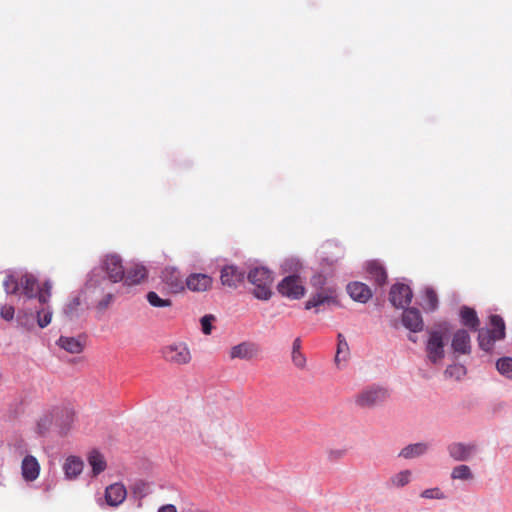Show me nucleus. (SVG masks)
Segmentation results:
<instances>
[{
    "instance_id": "1",
    "label": "nucleus",
    "mask_w": 512,
    "mask_h": 512,
    "mask_svg": "<svg viewBox=\"0 0 512 512\" xmlns=\"http://www.w3.org/2000/svg\"><path fill=\"white\" fill-rule=\"evenodd\" d=\"M491 329H481L478 333V342L482 350L492 351L494 344L498 340L505 338V323L501 316H490Z\"/></svg>"
},
{
    "instance_id": "2",
    "label": "nucleus",
    "mask_w": 512,
    "mask_h": 512,
    "mask_svg": "<svg viewBox=\"0 0 512 512\" xmlns=\"http://www.w3.org/2000/svg\"><path fill=\"white\" fill-rule=\"evenodd\" d=\"M248 281L255 286L253 294L261 300H268L273 282L272 273L264 267H256L247 274Z\"/></svg>"
},
{
    "instance_id": "3",
    "label": "nucleus",
    "mask_w": 512,
    "mask_h": 512,
    "mask_svg": "<svg viewBox=\"0 0 512 512\" xmlns=\"http://www.w3.org/2000/svg\"><path fill=\"white\" fill-rule=\"evenodd\" d=\"M161 355L167 363L175 366L187 365L192 360L190 348L182 341H175L164 345L161 348Z\"/></svg>"
},
{
    "instance_id": "4",
    "label": "nucleus",
    "mask_w": 512,
    "mask_h": 512,
    "mask_svg": "<svg viewBox=\"0 0 512 512\" xmlns=\"http://www.w3.org/2000/svg\"><path fill=\"white\" fill-rule=\"evenodd\" d=\"M388 398L389 392L386 388L370 386L355 396V404L360 408H373L384 403Z\"/></svg>"
},
{
    "instance_id": "5",
    "label": "nucleus",
    "mask_w": 512,
    "mask_h": 512,
    "mask_svg": "<svg viewBox=\"0 0 512 512\" xmlns=\"http://www.w3.org/2000/svg\"><path fill=\"white\" fill-rule=\"evenodd\" d=\"M3 286L8 294H18L24 301L32 299V279L29 275L21 276L20 279L7 275Z\"/></svg>"
},
{
    "instance_id": "6",
    "label": "nucleus",
    "mask_w": 512,
    "mask_h": 512,
    "mask_svg": "<svg viewBox=\"0 0 512 512\" xmlns=\"http://www.w3.org/2000/svg\"><path fill=\"white\" fill-rule=\"evenodd\" d=\"M54 424L59 428L61 435H66L72 427L75 420V412L70 405H61L52 408Z\"/></svg>"
},
{
    "instance_id": "7",
    "label": "nucleus",
    "mask_w": 512,
    "mask_h": 512,
    "mask_svg": "<svg viewBox=\"0 0 512 512\" xmlns=\"http://www.w3.org/2000/svg\"><path fill=\"white\" fill-rule=\"evenodd\" d=\"M245 278L246 271L234 264L225 265L220 270L221 284L231 289H236L243 284Z\"/></svg>"
},
{
    "instance_id": "8",
    "label": "nucleus",
    "mask_w": 512,
    "mask_h": 512,
    "mask_svg": "<svg viewBox=\"0 0 512 512\" xmlns=\"http://www.w3.org/2000/svg\"><path fill=\"white\" fill-rule=\"evenodd\" d=\"M278 291L285 297L299 299L304 295L305 288L299 276L290 275L278 284Z\"/></svg>"
},
{
    "instance_id": "9",
    "label": "nucleus",
    "mask_w": 512,
    "mask_h": 512,
    "mask_svg": "<svg viewBox=\"0 0 512 512\" xmlns=\"http://www.w3.org/2000/svg\"><path fill=\"white\" fill-rule=\"evenodd\" d=\"M102 267L107 273L110 281L117 283L123 280L125 270L122 265V260L118 255H106L103 260Z\"/></svg>"
},
{
    "instance_id": "10",
    "label": "nucleus",
    "mask_w": 512,
    "mask_h": 512,
    "mask_svg": "<svg viewBox=\"0 0 512 512\" xmlns=\"http://www.w3.org/2000/svg\"><path fill=\"white\" fill-rule=\"evenodd\" d=\"M426 352L429 361L434 364L444 358V341L440 332L433 331L430 333V337L426 345Z\"/></svg>"
},
{
    "instance_id": "11",
    "label": "nucleus",
    "mask_w": 512,
    "mask_h": 512,
    "mask_svg": "<svg viewBox=\"0 0 512 512\" xmlns=\"http://www.w3.org/2000/svg\"><path fill=\"white\" fill-rule=\"evenodd\" d=\"M390 302L396 308H404L412 300V291L406 284L398 283L390 289Z\"/></svg>"
},
{
    "instance_id": "12",
    "label": "nucleus",
    "mask_w": 512,
    "mask_h": 512,
    "mask_svg": "<svg viewBox=\"0 0 512 512\" xmlns=\"http://www.w3.org/2000/svg\"><path fill=\"white\" fill-rule=\"evenodd\" d=\"M260 353V348L257 344L253 342H242L238 345L233 346L230 349V358L231 359H244L251 360L256 358Z\"/></svg>"
},
{
    "instance_id": "13",
    "label": "nucleus",
    "mask_w": 512,
    "mask_h": 512,
    "mask_svg": "<svg viewBox=\"0 0 512 512\" xmlns=\"http://www.w3.org/2000/svg\"><path fill=\"white\" fill-rule=\"evenodd\" d=\"M213 279L207 274L193 273L185 280V286L193 292H205L212 287Z\"/></svg>"
},
{
    "instance_id": "14",
    "label": "nucleus",
    "mask_w": 512,
    "mask_h": 512,
    "mask_svg": "<svg viewBox=\"0 0 512 512\" xmlns=\"http://www.w3.org/2000/svg\"><path fill=\"white\" fill-rule=\"evenodd\" d=\"M162 278L167 289L172 293H179L185 289V281H183L179 271L176 269H165L162 273Z\"/></svg>"
},
{
    "instance_id": "15",
    "label": "nucleus",
    "mask_w": 512,
    "mask_h": 512,
    "mask_svg": "<svg viewBox=\"0 0 512 512\" xmlns=\"http://www.w3.org/2000/svg\"><path fill=\"white\" fill-rule=\"evenodd\" d=\"M337 300L335 297V291L331 288L322 289L312 295L310 299L305 303V309L319 307L323 304H336Z\"/></svg>"
},
{
    "instance_id": "16",
    "label": "nucleus",
    "mask_w": 512,
    "mask_h": 512,
    "mask_svg": "<svg viewBox=\"0 0 512 512\" xmlns=\"http://www.w3.org/2000/svg\"><path fill=\"white\" fill-rule=\"evenodd\" d=\"M346 289L350 297L360 303H367L373 295L368 285L358 281L349 283Z\"/></svg>"
},
{
    "instance_id": "17",
    "label": "nucleus",
    "mask_w": 512,
    "mask_h": 512,
    "mask_svg": "<svg viewBox=\"0 0 512 512\" xmlns=\"http://www.w3.org/2000/svg\"><path fill=\"white\" fill-rule=\"evenodd\" d=\"M57 344L60 348L71 354H79L85 348L86 337L82 335L78 337L61 336L58 339Z\"/></svg>"
},
{
    "instance_id": "18",
    "label": "nucleus",
    "mask_w": 512,
    "mask_h": 512,
    "mask_svg": "<svg viewBox=\"0 0 512 512\" xmlns=\"http://www.w3.org/2000/svg\"><path fill=\"white\" fill-rule=\"evenodd\" d=\"M402 323L412 332H419L424 326L422 316L416 308H408L403 312Z\"/></svg>"
},
{
    "instance_id": "19",
    "label": "nucleus",
    "mask_w": 512,
    "mask_h": 512,
    "mask_svg": "<svg viewBox=\"0 0 512 512\" xmlns=\"http://www.w3.org/2000/svg\"><path fill=\"white\" fill-rule=\"evenodd\" d=\"M126 496V488L121 483L111 484L105 491V499L110 506L120 505L126 499Z\"/></svg>"
},
{
    "instance_id": "20",
    "label": "nucleus",
    "mask_w": 512,
    "mask_h": 512,
    "mask_svg": "<svg viewBox=\"0 0 512 512\" xmlns=\"http://www.w3.org/2000/svg\"><path fill=\"white\" fill-rule=\"evenodd\" d=\"M452 349L458 354H469L471 351V340L468 332L464 329L456 331L453 335Z\"/></svg>"
},
{
    "instance_id": "21",
    "label": "nucleus",
    "mask_w": 512,
    "mask_h": 512,
    "mask_svg": "<svg viewBox=\"0 0 512 512\" xmlns=\"http://www.w3.org/2000/svg\"><path fill=\"white\" fill-rule=\"evenodd\" d=\"M476 450L474 444L452 443L448 446L449 455L456 461H467Z\"/></svg>"
},
{
    "instance_id": "22",
    "label": "nucleus",
    "mask_w": 512,
    "mask_h": 512,
    "mask_svg": "<svg viewBox=\"0 0 512 512\" xmlns=\"http://www.w3.org/2000/svg\"><path fill=\"white\" fill-rule=\"evenodd\" d=\"M147 277V270L143 265L133 264L124 271L122 281L126 285L132 286L140 284Z\"/></svg>"
},
{
    "instance_id": "23",
    "label": "nucleus",
    "mask_w": 512,
    "mask_h": 512,
    "mask_svg": "<svg viewBox=\"0 0 512 512\" xmlns=\"http://www.w3.org/2000/svg\"><path fill=\"white\" fill-rule=\"evenodd\" d=\"M366 272L371 280L378 285H383L387 280L385 268L378 261H370L366 265Z\"/></svg>"
},
{
    "instance_id": "24",
    "label": "nucleus",
    "mask_w": 512,
    "mask_h": 512,
    "mask_svg": "<svg viewBox=\"0 0 512 512\" xmlns=\"http://www.w3.org/2000/svg\"><path fill=\"white\" fill-rule=\"evenodd\" d=\"M461 322L464 326L469 329L476 331L479 329L480 320L477 316L476 311L470 307H462L460 310Z\"/></svg>"
},
{
    "instance_id": "25",
    "label": "nucleus",
    "mask_w": 512,
    "mask_h": 512,
    "mask_svg": "<svg viewBox=\"0 0 512 512\" xmlns=\"http://www.w3.org/2000/svg\"><path fill=\"white\" fill-rule=\"evenodd\" d=\"M63 468L67 478H76L83 470V461L76 456H69Z\"/></svg>"
},
{
    "instance_id": "26",
    "label": "nucleus",
    "mask_w": 512,
    "mask_h": 512,
    "mask_svg": "<svg viewBox=\"0 0 512 512\" xmlns=\"http://www.w3.org/2000/svg\"><path fill=\"white\" fill-rule=\"evenodd\" d=\"M428 448L426 443L410 444L400 451L399 456L405 459L416 458L426 453Z\"/></svg>"
},
{
    "instance_id": "27",
    "label": "nucleus",
    "mask_w": 512,
    "mask_h": 512,
    "mask_svg": "<svg viewBox=\"0 0 512 512\" xmlns=\"http://www.w3.org/2000/svg\"><path fill=\"white\" fill-rule=\"evenodd\" d=\"M88 463L92 467L93 475L96 476L106 469V461L104 456L93 450L88 455Z\"/></svg>"
},
{
    "instance_id": "28",
    "label": "nucleus",
    "mask_w": 512,
    "mask_h": 512,
    "mask_svg": "<svg viewBox=\"0 0 512 512\" xmlns=\"http://www.w3.org/2000/svg\"><path fill=\"white\" fill-rule=\"evenodd\" d=\"M412 472L410 470H402L388 480V486L392 488H402L410 483Z\"/></svg>"
},
{
    "instance_id": "29",
    "label": "nucleus",
    "mask_w": 512,
    "mask_h": 512,
    "mask_svg": "<svg viewBox=\"0 0 512 512\" xmlns=\"http://www.w3.org/2000/svg\"><path fill=\"white\" fill-rule=\"evenodd\" d=\"M301 341L299 338H296L293 342L292 347V361L298 368H303L306 364L305 356L300 352Z\"/></svg>"
},
{
    "instance_id": "30",
    "label": "nucleus",
    "mask_w": 512,
    "mask_h": 512,
    "mask_svg": "<svg viewBox=\"0 0 512 512\" xmlns=\"http://www.w3.org/2000/svg\"><path fill=\"white\" fill-rule=\"evenodd\" d=\"M54 423L52 411L43 413L37 421V431L39 434L46 433Z\"/></svg>"
},
{
    "instance_id": "31",
    "label": "nucleus",
    "mask_w": 512,
    "mask_h": 512,
    "mask_svg": "<svg viewBox=\"0 0 512 512\" xmlns=\"http://www.w3.org/2000/svg\"><path fill=\"white\" fill-rule=\"evenodd\" d=\"M16 322L19 327L29 332L32 329V314L25 309L19 310L17 313Z\"/></svg>"
},
{
    "instance_id": "32",
    "label": "nucleus",
    "mask_w": 512,
    "mask_h": 512,
    "mask_svg": "<svg viewBox=\"0 0 512 512\" xmlns=\"http://www.w3.org/2000/svg\"><path fill=\"white\" fill-rule=\"evenodd\" d=\"M146 299L151 306L157 308L170 307L172 305L170 299H163L159 297L158 294L154 291L148 292L146 295Z\"/></svg>"
},
{
    "instance_id": "33",
    "label": "nucleus",
    "mask_w": 512,
    "mask_h": 512,
    "mask_svg": "<svg viewBox=\"0 0 512 512\" xmlns=\"http://www.w3.org/2000/svg\"><path fill=\"white\" fill-rule=\"evenodd\" d=\"M496 368L500 374L512 379V358L504 357L497 361Z\"/></svg>"
},
{
    "instance_id": "34",
    "label": "nucleus",
    "mask_w": 512,
    "mask_h": 512,
    "mask_svg": "<svg viewBox=\"0 0 512 512\" xmlns=\"http://www.w3.org/2000/svg\"><path fill=\"white\" fill-rule=\"evenodd\" d=\"M452 479L459 480H470L473 478V474L471 469L467 465H458L453 468L451 473Z\"/></svg>"
},
{
    "instance_id": "35",
    "label": "nucleus",
    "mask_w": 512,
    "mask_h": 512,
    "mask_svg": "<svg viewBox=\"0 0 512 512\" xmlns=\"http://www.w3.org/2000/svg\"><path fill=\"white\" fill-rule=\"evenodd\" d=\"M425 304L426 309L431 311L435 310L438 305V297L436 292L432 288L425 289Z\"/></svg>"
},
{
    "instance_id": "36",
    "label": "nucleus",
    "mask_w": 512,
    "mask_h": 512,
    "mask_svg": "<svg viewBox=\"0 0 512 512\" xmlns=\"http://www.w3.org/2000/svg\"><path fill=\"white\" fill-rule=\"evenodd\" d=\"M51 289L52 285L48 281H46L45 283H43L41 287H39L37 298L40 303L45 304L48 302L49 298L51 297Z\"/></svg>"
},
{
    "instance_id": "37",
    "label": "nucleus",
    "mask_w": 512,
    "mask_h": 512,
    "mask_svg": "<svg viewBox=\"0 0 512 512\" xmlns=\"http://www.w3.org/2000/svg\"><path fill=\"white\" fill-rule=\"evenodd\" d=\"M22 476L26 481H32V455L28 454L22 461Z\"/></svg>"
},
{
    "instance_id": "38",
    "label": "nucleus",
    "mask_w": 512,
    "mask_h": 512,
    "mask_svg": "<svg viewBox=\"0 0 512 512\" xmlns=\"http://www.w3.org/2000/svg\"><path fill=\"white\" fill-rule=\"evenodd\" d=\"M444 373L446 377L460 379L465 374V367L460 364L450 365Z\"/></svg>"
},
{
    "instance_id": "39",
    "label": "nucleus",
    "mask_w": 512,
    "mask_h": 512,
    "mask_svg": "<svg viewBox=\"0 0 512 512\" xmlns=\"http://www.w3.org/2000/svg\"><path fill=\"white\" fill-rule=\"evenodd\" d=\"M52 319V312L49 308L42 309L37 312V323L41 328L50 324Z\"/></svg>"
},
{
    "instance_id": "40",
    "label": "nucleus",
    "mask_w": 512,
    "mask_h": 512,
    "mask_svg": "<svg viewBox=\"0 0 512 512\" xmlns=\"http://www.w3.org/2000/svg\"><path fill=\"white\" fill-rule=\"evenodd\" d=\"M420 496L425 499H443L445 497L439 488L426 489L422 491Z\"/></svg>"
},
{
    "instance_id": "41",
    "label": "nucleus",
    "mask_w": 512,
    "mask_h": 512,
    "mask_svg": "<svg viewBox=\"0 0 512 512\" xmlns=\"http://www.w3.org/2000/svg\"><path fill=\"white\" fill-rule=\"evenodd\" d=\"M348 343L346 342L345 338L343 337L342 334H339L338 335V345H337V353H336V356H335V362L338 363L339 362V357H340V354L342 353H346L348 352Z\"/></svg>"
},
{
    "instance_id": "42",
    "label": "nucleus",
    "mask_w": 512,
    "mask_h": 512,
    "mask_svg": "<svg viewBox=\"0 0 512 512\" xmlns=\"http://www.w3.org/2000/svg\"><path fill=\"white\" fill-rule=\"evenodd\" d=\"M213 315H205L201 318V326H202V332L205 335L211 334L212 331V321L214 320Z\"/></svg>"
},
{
    "instance_id": "43",
    "label": "nucleus",
    "mask_w": 512,
    "mask_h": 512,
    "mask_svg": "<svg viewBox=\"0 0 512 512\" xmlns=\"http://www.w3.org/2000/svg\"><path fill=\"white\" fill-rule=\"evenodd\" d=\"M133 492L141 499L147 495L148 485L142 481L137 482L133 486Z\"/></svg>"
},
{
    "instance_id": "44",
    "label": "nucleus",
    "mask_w": 512,
    "mask_h": 512,
    "mask_svg": "<svg viewBox=\"0 0 512 512\" xmlns=\"http://www.w3.org/2000/svg\"><path fill=\"white\" fill-rule=\"evenodd\" d=\"M344 455L345 450L343 449H330L327 451V458L332 462L342 459Z\"/></svg>"
},
{
    "instance_id": "45",
    "label": "nucleus",
    "mask_w": 512,
    "mask_h": 512,
    "mask_svg": "<svg viewBox=\"0 0 512 512\" xmlns=\"http://www.w3.org/2000/svg\"><path fill=\"white\" fill-rule=\"evenodd\" d=\"M14 307L13 306H2L0 310L1 317L7 321H10L14 317Z\"/></svg>"
},
{
    "instance_id": "46",
    "label": "nucleus",
    "mask_w": 512,
    "mask_h": 512,
    "mask_svg": "<svg viewBox=\"0 0 512 512\" xmlns=\"http://www.w3.org/2000/svg\"><path fill=\"white\" fill-rule=\"evenodd\" d=\"M112 300H113V295L111 293H109V294L105 295V297L101 301H99L97 307L100 310H104L110 305Z\"/></svg>"
},
{
    "instance_id": "47",
    "label": "nucleus",
    "mask_w": 512,
    "mask_h": 512,
    "mask_svg": "<svg viewBox=\"0 0 512 512\" xmlns=\"http://www.w3.org/2000/svg\"><path fill=\"white\" fill-rule=\"evenodd\" d=\"M158 512H177V509L172 504H167L159 508Z\"/></svg>"
},
{
    "instance_id": "48",
    "label": "nucleus",
    "mask_w": 512,
    "mask_h": 512,
    "mask_svg": "<svg viewBox=\"0 0 512 512\" xmlns=\"http://www.w3.org/2000/svg\"><path fill=\"white\" fill-rule=\"evenodd\" d=\"M40 472V465L38 461L34 458V480L38 477Z\"/></svg>"
},
{
    "instance_id": "49",
    "label": "nucleus",
    "mask_w": 512,
    "mask_h": 512,
    "mask_svg": "<svg viewBox=\"0 0 512 512\" xmlns=\"http://www.w3.org/2000/svg\"><path fill=\"white\" fill-rule=\"evenodd\" d=\"M324 282V278L321 275L315 276L312 279L313 285L322 284Z\"/></svg>"
},
{
    "instance_id": "50",
    "label": "nucleus",
    "mask_w": 512,
    "mask_h": 512,
    "mask_svg": "<svg viewBox=\"0 0 512 512\" xmlns=\"http://www.w3.org/2000/svg\"><path fill=\"white\" fill-rule=\"evenodd\" d=\"M409 339L412 341V342H416V339L413 338L412 336L409 337Z\"/></svg>"
}]
</instances>
